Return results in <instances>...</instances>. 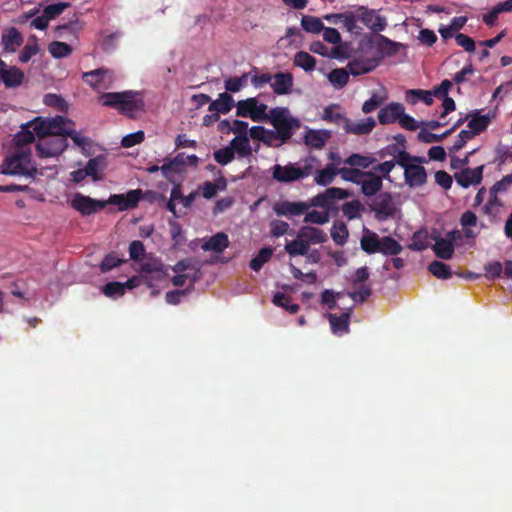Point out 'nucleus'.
I'll use <instances>...</instances> for the list:
<instances>
[{"label":"nucleus","mask_w":512,"mask_h":512,"mask_svg":"<svg viewBox=\"0 0 512 512\" xmlns=\"http://www.w3.org/2000/svg\"><path fill=\"white\" fill-rule=\"evenodd\" d=\"M337 175H340L344 181L351 182V183H359L361 179L365 176V174L368 173V171H363L360 169H356L354 167L347 168H339L337 169Z\"/></svg>","instance_id":"37998d69"},{"label":"nucleus","mask_w":512,"mask_h":512,"mask_svg":"<svg viewBox=\"0 0 512 512\" xmlns=\"http://www.w3.org/2000/svg\"><path fill=\"white\" fill-rule=\"evenodd\" d=\"M143 198V192L140 188L132 189L125 194H111L107 200L111 205L117 206L119 211L134 209L139 205Z\"/></svg>","instance_id":"9b49d317"},{"label":"nucleus","mask_w":512,"mask_h":512,"mask_svg":"<svg viewBox=\"0 0 512 512\" xmlns=\"http://www.w3.org/2000/svg\"><path fill=\"white\" fill-rule=\"evenodd\" d=\"M337 171L334 165L327 164L322 170H316L314 182L320 186H328L334 182Z\"/></svg>","instance_id":"f704fd0d"},{"label":"nucleus","mask_w":512,"mask_h":512,"mask_svg":"<svg viewBox=\"0 0 512 512\" xmlns=\"http://www.w3.org/2000/svg\"><path fill=\"white\" fill-rule=\"evenodd\" d=\"M427 246L426 234L424 232L418 231L413 234L409 249L413 251H423L427 249Z\"/></svg>","instance_id":"774afa93"},{"label":"nucleus","mask_w":512,"mask_h":512,"mask_svg":"<svg viewBox=\"0 0 512 512\" xmlns=\"http://www.w3.org/2000/svg\"><path fill=\"white\" fill-rule=\"evenodd\" d=\"M37 136H59L64 137L71 132L74 128L72 120L63 117L55 116L52 118L40 119L37 118L31 122Z\"/></svg>","instance_id":"39448f33"},{"label":"nucleus","mask_w":512,"mask_h":512,"mask_svg":"<svg viewBox=\"0 0 512 512\" xmlns=\"http://www.w3.org/2000/svg\"><path fill=\"white\" fill-rule=\"evenodd\" d=\"M273 303L275 306L285 308L286 311L292 314L297 313L300 309V306L298 304L291 303L290 296L281 292H277L274 294Z\"/></svg>","instance_id":"3c124183"},{"label":"nucleus","mask_w":512,"mask_h":512,"mask_svg":"<svg viewBox=\"0 0 512 512\" xmlns=\"http://www.w3.org/2000/svg\"><path fill=\"white\" fill-rule=\"evenodd\" d=\"M380 63L381 58L357 57L349 61L347 68L350 74L357 77L373 71Z\"/></svg>","instance_id":"4468645a"},{"label":"nucleus","mask_w":512,"mask_h":512,"mask_svg":"<svg viewBox=\"0 0 512 512\" xmlns=\"http://www.w3.org/2000/svg\"><path fill=\"white\" fill-rule=\"evenodd\" d=\"M433 94L429 90L410 89L405 93V101L410 105H415L419 101H423L425 105L431 106L433 103Z\"/></svg>","instance_id":"7c9ffc66"},{"label":"nucleus","mask_w":512,"mask_h":512,"mask_svg":"<svg viewBox=\"0 0 512 512\" xmlns=\"http://www.w3.org/2000/svg\"><path fill=\"white\" fill-rule=\"evenodd\" d=\"M236 107L238 117L250 118L254 122L267 120L269 117V113H266L267 106L265 104H259L258 100L255 98L239 100Z\"/></svg>","instance_id":"6e6552de"},{"label":"nucleus","mask_w":512,"mask_h":512,"mask_svg":"<svg viewBox=\"0 0 512 512\" xmlns=\"http://www.w3.org/2000/svg\"><path fill=\"white\" fill-rule=\"evenodd\" d=\"M49 53L53 58L63 59L72 53V47L62 41H52L49 45Z\"/></svg>","instance_id":"de8ad7c7"},{"label":"nucleus","mask_w":512,"mask_h":512,"mask_svg":"<svg viewBox=\"0 0 512 512\" xmlns=\"http://www.w3.org/2000/svg\"><path fill=\"white\" fill-rule=\"evenodd\" d=\"M301 27L312 34H319L324 29L321 19L316 16H302Z\"/></svg>","instance_id":"49530a36"},{"label":"nucleus","mask_w":512,"mask_h":512,"mask_svg":"<svg viewBox=\"0 0 512 512\" xmlns=\"http://www.w3.org/2000/svg\"><path fill=\"white\" fill-rule=\"evenodd\" d=\"M429 271L432 273L433 276L439 279H448L452 278L453 276L451 267L449 265H446L444 262L438 260L433 261L429 265Z\"/></svg>","instance_id":"864d4df0"},{"label":"nucleus","mask_w":512,"mask_h":512,"mask_svg":"<svg viewBox=\"0 0 512 512\" xmlns=\"http://www.w3.org/2000/svg\"><path fill=\"white\" fill-rule=\"evenodd\" d=\"M293 63L305 71H312L315 69L316 60L308 52L300 51L295 53Z\"/></svg>","instance_id":"c03bdc74"},{"label":"nucleus","mask_w":512,"mask_h":512,"mask_svg":"<svg viewBox=\"0 0 512 512\" xmlns=\"http://www.w3.org/2000/svg\"><path fill=\"white\" fill-rule=\"evenodd\" d=\"M403 248L399 244L397 240H395L391 236H384L380 242V249H378V253L384 255H397L399 254Z\"/></svg>","instance_id":"ea45409f"},{"label":"nucleus","mask_w":512,"mask_h":512,"mask_svg":"<svg viewBox=\"0 0 512 512\" xmlns=\"http://www.w3.org/2000/svg\"><path fill=\"white\" fill-rule=\"evenodd\" d=\"M101 162L102 158L100 156L91 158L83 168V170L92 177L93 181H99L101 179L99 175Z\"/></svg>","instance_id":"e2e57ef3"},{"label":"nucleus","mask_w":512,"mask_h":512,"mask_svg":"<svg viewBox=\"0 0 512 512\" xmlns=\"http://www.w3.org/2000/svg\"><path fill=\"white\" fill-rule=\"evenodd\" d=\"M234 106L232 96L226 92L219 94L217 100L211 101L209 105V112H218L226 114L231 111Z\"/></svg>","instance_id":"2f4dec72"},{"label":"nucleus","mask_w":512,"mask_h":512,"mask_svg":"<svg viewBox=\"0 0 512 512\" xmlns=\"http://www.w3.org/2000/svg\"><path fill=\"white\" fill-rule=\"evenodd\" d=\"M126 262H127V259L120 258L119 255L116 254V252L108 253L104 257V259H102V261L99 265L100 272L106 273V272L112 271L114 268H116L122 264H125Z\"/></svg>","instance_id":"a19ab883"},{"label":"nucleus","mask_w":512,"mask_h":512,"mask_svg":"<svg viewBox=\"0 0 512 512\" xmlns=\"http://www.w3.org/2000/svg\"><path fill=\"white\" fill-rule=\"evenodd\" d=\"M214 159L219 165H226L234 159L233 148L227 146L214 152Z\"/></svg>","instance_id":"69168bd1"},{"label":"nucleus","mask_w":512,"mask_h":512,"mask_svg":"<svg viewBox=\"0 0 512 512\" xmlns=\"http://www.w3.org/2000/svg\"><path fill=\"white\" fill-rule=\"evenodd\" d=\"M310 207L309 201L280 200L274 203L272 209L277 216L292 218L306 214Z\"/></svg>","instance_id":"9d476101"},{"label":"nucleus","mask_w":512,"mask_h":512,"mask_svg":"<svg viewBox=\"0 0 512 512\" xmlns=\"http://www.w3.org/2000/svg\"><path fill=\"white\" fill-rule=\"evenodd\" d=\"M376 126V121L372 117L364 118L357 122H351L350 119L343 126V130L347 134L368 135Z\"/></svg>","instance_id":"b1692460"},{"label":"nucleus","mask_w":512,"mask_h":512,"mask_svg":"<svg viewBox=\"0 0 512 512\" xmlns=\"http://www.w3.org/2000/svg\"><path fill=\"white\" fill-rule=\"evenodd\" d=\"M381 238L370 230H364L361 238V249L369 255L378 253Z\"/></svg>","instance_id":"473e14b6"},{"label":"nucleus","mask_w":512,"mask_h":512,"mask_svg":"<svg viewBox=\"0 0 512 512\" xmlns=\"http://www.w3.org/2000/svg\"><path fill=\"white\" fill-rule=\"evenodd\" d=\"M401 47L400 43L392 41L389 38H386L383 35H380V43H378V56L375 58H384L390 57L398 53L399 48Z\"/></svg>","instance_id":"72a5a7b5"},{"label":"nucleus","mask_w":512,"mask_h":512,"mask_svg":"<svg viewBox=\"0 0 512 512\" xmlns=\"http://www.w3.org/2000/svg\"><path fill=\"white\" fill-rule=\"evenodd\" d=\"M229 148H233V153L239 154V156L247 157L252 153L251 145L247 135H237L231 140Z\"/></svg>","instance_id":"c9c22d12"},{"label":"nucleus","mask_w":512,"mask_h":512,"mask_svg":"<svg viewBox=\"0 0 512 512\" xmlns=\"http://www.w3.org/2000/svg\"><path fill=\"white\" fill-rule=\"evenodd\" d=\"M71 4L67 2H59L56 4L46 5L43 9V15L48 19L53 20L63 14L64 10L67 9Z\"/></svg>","instance_id":"13d9d810"},{"label":"nucleus","mask_w":512,"mask_h":512,"mask_svg":"<svg viewBox=\"0 0 512 512\" xmlns=\"http://www.w3.org/2000/svg\"><path fill=\"white\" fill-rule=\"evenodd\" d=\"M296 237L303 239L308 244L326 243L328 239L327 234L323 230L312 226H302Z\"/></svg>","instance_id":"bb28decb"},{"label":"nucleus","mask_w":512,"mask_h":512,"mask_svg":"<svg viewBox=\"0 0 512 512\" xmlns=\"http://www.w3.org/2000/svg\"><path fill=\"white\" fill-rule=\"evenodd\" d=\"M432 249L434 254L441 260H449L454 254V245L451 241H446L441 238L434 242Z\"/></svg>","instance_id":"e433bc0d"},{"label":"nucleus","mask_w":512,"mask_h":512,"mask_svg":"<svg viewBox=\"0 0 512 512\" xmlns=\"http://www.w3.org/2000/svg\"><path fill=\"white\" fill-rule=\"evenodd\" d=\"M483 165L471 168H464L455 173L454 178L462 188H468L471 185L480 184L482 180Z\"/></svg>","instance_id":"aec40b11"},{"label":"nucleus","mask_w":512,"mask_h":512,"mask_svg":"<svg viewBox=\"0 0 512 512\" xmlns=\"http://www.w3.org/2000/svg\"><path fill=\"white\" fill-rule=\"evenodd\" d=\"M330 136L331 132L327 129H308L304 136V142L307 147L319 150L324 147Z\"/></svg>","instance_id":"5701e85b"},{"label":"nucleus","mask_w":512,"mask_h":512,"mask_svg":"<svg viewBox=\"0 0 512 512\" xmlns=\"http://www.w3.org/2000/svg\"><path fill=\"white\" fill-rule=\"evenodd\" d=\"M1 173L12 176H26L35 178L38 170L31 160L30 151H14L6 157L1 164Z\"/></svg>","instance_id":"7ed1b4c3"},{"label":"nucleus","mask_w":512,"mask_h":512,"mask_svg":"<svg viewBox=\"0 0 512 512\" xmlns=\"http://www.w3.org/2000/svg\"><path fill=\"white\" fill-rule=\"evenodd\" d=\"M355 12L358 21L372 32H382L386 28L387 23L385 17L378 15L376 10H370L365 6H360Z\"/></svg>","instance_id":"f8f14e48"},{"label":"nucleus","mask_w":512,"mask_h":512,"mask_svg":"<svg viewBox=\"0 0 512 512\" xmlns=\"http://www.w3.org/2000/svg\"><path fill=\"white\" fill-rule=\"evenodd\" d=\"M273 251L270 248H261L258 255L250 261V267L254 272H259L261 267L271 260Z\"/></svg>","instance_id":"8fccbe9b"},{"label":"nucleus","mask_w":512,"mask_h":512,"mask_svg":"<svg viewBox=\"0 0 512 512\" xmlns=\"http://www.w3.org/2000/svg\"><path fill=\"white\" fill-rule=\"evenodd\" d=\"M130 260L139 261L144 258L145 248L141 241H132L128 248Z\"/></svg>","instance_id":"338daca9"},{"label":"nucleus","mask_w":512,"mask_h":512,"mask_svg":"<svg viewBox=\"0 0 512 512\" xmlns=\"http://www.w3.org/2000/svg\"><path fill=\"white\" fill-rule=\"evenodd\" d=\"M316 158L309 156L304 159V165L288 163L286 165L275 164L272 167V178L278 183H294L301 181L313 174Z\"/></svg>","instance_id":"f03ea898"},{"label":"nucleus","mask_w":512,"mask_h":512,"mask_svg":"<svg viewBox=\"0 0 512 512\" xmlns=\"http://www.w3.org/2000/svg\"><path fill=\"white\" fill-rule=\"evenodd\" d=\"M43 102L45 106L54 107L60 112L67 110L66 101L58 94H45Z\"/></svg>","instance_id":"680f3d73"},{"label":"nucleus","mask_w":512,"mask_h":512,"mask_svg":"<svg viewBox=\"0 0 512 512\" xmlns=\"http://www.w3.org/2000/svg\"><path fill=\"white\" fill-rule=\"evenodd\" d=\"M102 293L109 298H118L125 295L126 290L123 288L122 282H107L102 287Z\"/></svg>","instance_id":"bf43d9fd"},{"label":"nucleus","mask_w":512,"mask_h":512,"mask_svg":"<svg viewBox=\"0 0 512 512\" xmlns=\"http://www.w3.org/2000/svg\"><path fill=\"white\" fill-rule=\"evenodd\" d=\"M324 19L333 23H342L343 27L351 34L360 35L362 28L357 26L358 20L356 12L346 11L340 14H332L324 16Z\"/></svg>","instance_id":"f3484780"},{"label":"nucleus","mask_w":512,"mask_h":512,"mask_svg":"<svg viewBox=\"0 0 512 512\" xmlns=\"http://www.w3.org/2000/svg\"><path fill=\"white\" fill-rule=\"evenodd\" d=\"M1 41L4 52L15 53L23 45L24 38L17 28L10 27L3 30Z\"/></svg>","instance_id":"412c9836"},{"label":"nucleus","mask_w":512,"mask_h":512,"mask_svg":"<svg viewBox=\"0 0 512 512\" xmlns=\"http://www.w3.org/2000/svg\"><path fill=\"white\" fill-rule=\"evenodd\" d=\"M391 161H395V165L400 167H405L408 165H412L413 163H423L425 159L418 156H412L407 151L403 150L401 152H397L394 159Z\"/></svg>","instance_id":"4d7b16f0"},{"label":"nucleus","mask_w":512,"mask_h":512,"mask_svg":"<svg viewBox=\"0 0 512 512\" xmlns=\"http://www.w3.org/2000/svg\"><path fill=\"white\" fill-rule=\"evenodd\" d=\"M294 86V77L290 72H278L273 75L271 88L277 95H289Z\"/></svg>","instance_id":"6ab92c4d"},{"label":"nucleus","mask_w":512,"mask_h":512,"mask_svg":"<svg viewBox=\"0 0 512 512\" xmlns=\"http://www.w3.org/2000/svg\"><path fill=\"white\" fill-rule=\"evenodd\" d=\"M308 249L309 244L303 239L299 238V236H296L292 242H287L285 245L287 254L291 256L307 255Z\"/></svg>","instance_id":"a18cd8bd"},{"label":"nucleus","mask_w":512,"mask_h":512,"mask_svg":"<svg viewBox=\"0 0 512 512\" xmlns=\"http://www.w3.org/2000/svg\"><path fill=\"white\" fill-rule=\"evenodd\" d=\"M404 110L402 104L392 102L378 111V122L380 124H393L403 115Z\"/></svg>","instance_id":"4be33fe9"},{"label":"nucleus","mask_w":512,"mask_h":512,"mask_svg":"<svg viewBox=\"0 0 512 512\" xmlns=\"http://www.w3.org/2000/svg\"><path fill=\"white\" fill-rule=\"evenodd\" d=\"M170 237L173 240L174 246H181L185 242V236L182 230V226L175 220H169Z\"/></svg>","instance_id":"052dcab7"},{"label":"nucleus","mask_w":512,"mask_h":512,"mask_svg":"<svg viewBox=\"0 0 512 512\" xmlns=\"http://www.w3.org/2000/svg\"><path fill=\"white\" fill-rule=\"evenodd\" d=\"M343 216L349 220H353L359 217L363 210L362 203L359 200H351L341 206Z\"/></svg>","instance_id":"5fc2aeb1"},{"label":"nucleus","mask_w":512,"mask_h":512,"mask_svg":"<svg viewBox=\"0 0 512 512\" xmlns=\"http://www.w3.org/2000/svg\"><path fill=\"white\" fill-rule=\"evenodd\" d=\"M350 195L346 189L332 187L311 197L309 203L310 207H319L335 216L340 210L338 202L349 198Z\"/></svg>","instance_id":"423d86ee"},{"label":"nucleus","mask_w":512,"mask_h":512,"mask_svg":"<svg viewBox=\"0 0 512 512\" xmlns=\"http://www.w3.org/2000/svg\"><path fill=\"white\" fill-rule=\"evenodd\" d=\"M248 74L245 73L241 76H231L226 78L224 81V88L226 91L231 93H237L241 90V88L245 87L247 84Z\"/></svg>","instance_id":"09e8293b"},{"label":"nucleus","mask_w":512,"mask_h":512,"mask_svg":"<svg viewBox=\"0 0 512 512\" xmlns=\"http://www.w3.org/2000/svg\"><path fill=\"white\" fill-rule=\"evenodd\" d=\"M229 243V236L223 232H218L203 243L202 249L206 252L211 251L220 254L229 247Z\"/></svg>","instance_id":"cd10ccee"},{"label":"nucleus","mask_w":512,"mask_h":512,"mask_svg":"<svg viewBox=\"0 0 512 512\" xmlns=\"http://www.w3.org/2000/svg\"><path fill=\"white\" fill-rule=\"evenodd\" d=\"M107 204V200H95L89 196L76 193L71 200V207L83 216H90L94 213L102 211Z\"/></svg>","instance_id":"1a4fd4ad"},{"label":"nucleus","mask_w":512,"mask_h":512,"mask_svg":"<svg viewBox=\"0 0 512 512\" xmlns=\"http://www.w3.org/2000/svg\"><path fill=\"white\" fill-rule=\"evenodd\" d=\"M330 236H332L335 244L340 246L344 245L347 243L349 236L347 225L343 222L335 223L332 230H330Z\"/></svg>","instance_id":"603ef678"},{"label":"nucleus","mask_w":512,"mask_h":512,"mask_svg":"<svg viewBox=\"0 0 512 512\" xmlns=\"http://www.w3.org/2000/svg\"><path fill=\"white\" fill-rule=\"evenodd\" d=\"M489 123L490 117L488 115H479L476 113L467 123V127L470 128L468 131L474 133V135H479L487 129Z\"/></svg>","instance_id":"58836bf2"},{"label":"nucleus","mask_w":512,"mask_h":512,"mask_svg":"<svg viewBox=\"0 0 512 512\" xmlns=\"http://www.w3.org/2000/svg\"><path fill=\"white\" fill-rule=\"evenodd\" d=\"M405 183L411 188L423 186L426 183V170L420 163L403 167Z\"/></svg>","instance_id":"a211bd4d"},{"label":"nucleus","mask_w":512,"mask_h":512,"mask_svg":"<svg viewBox=\"0 0 512 512\" xmlns=\"http://www.w3.org/2000/svg\"><path fill=\"white\" fill-rule=\"evenodd\" d=\"M349 71L337 68L329 72L328 80L336 89H342L349 82Z\"/></svg>","instance_id":"79ce46f5"},{"label":"nucleus","mask_w":512,"mask_h":512,"mask_svg":"<svg viewBox=\"0 0 512 512\" xmlns=\"http://www.w3.org/2000/svg\"><path fill=\"white\" fill-rule=\"evenodd\" d=\"M512 185V174L503 176L499 182H495L492 188H490V196L496 199V194L507 191Z\"/></svg>","instance_id":"0e129e2a"},{"label":"nucleus","mask_w":512,"mask_h":512,"mask_svg":"<svg viewBox=\"0 0 512 512\" xmlns=\"http://www.w3.org/2000/svg\"><path fill=\"white\" fill-rule=\"evenodd\" d=\"M113 79L112 70L99 68L83 74V80L94 89H106V82L111 83Z\"/></svg>","instance_id":"dca6fc26"},{"label":"nucleus","mask_w":512,"mask_h":512,"mask_svg":"<svg viewBox=\"0 0 512 512\" xmlns=\"http://www.w3.org/2000/svg\"><path fill=\"white\" fill-rule=\"evenodd\" d=\"M328 320H329L330 328H332V331L335 335L342 336L343 334H346L349 332V320H350L349 312H343V313H341V315L329 313Z\"/></svg>","instance_id":"c85d7f7f"},{"label":"nucleus","mask_w":512,"mask_h":512,"mask_svg":"<svg viewBox=\"0 0 512 512\" xmlns=\"http://www.w3.org/2000/svg\"><path fill=\"white\" fill-rule=\"evenodd\" d=\"M371 209L374 211L375 218L378 221H384L392 218L397 210L395 201L393 200L392 195L388 192H383L377 195Z\"/></svg>","instance_id":"ddd939ff"},{"label":"nucleus","mask_w":512,"mask_h":512,"mask_svg":"<svg viewBox=\"0 0 512 512\" xmlns=\"http://www.w3.org/2000/svg\"><path fill=\"white\" fill-rule=\"evenodd\" d=\"M36 151L40 158L56 157L68 146L67 140L59 136H37Z\"/></svg>","instance_id":"0eeeda50"},{"label":"nucleus","mask_w":512,"mask_h":512,"mask_svg":"<svg viewBox=\"0 0 512 512\" xmlns=\"http://www.w3.org/2000/svg\"><path fill=\"white\" fill-rule=\"evenodd\" d=\"M376 162V158L353 153L344 159V164H348L354 168L368 169Z\"/></svg>","instance_id":"4c0bfd02"},{"label":"nucleus","mask_w":512,"mask_h":512,"mask_svg":"<svg viewBox=\"0 0 512 512\" xmlns=\"http://www.w3.org/2000/svg\"><path fill=\"white\" fill-rule=\"evenodd\" d=\"M278 133L281 143L288 142L292 138L294 130L301 127L300 120L291 116L286 107H275L270 110V117L267 119Z\"/></svg>","instance_id":"20e7f679"},{"label":"nucleus","mask_w":512,"mask_h":512,"mask_svg":"<svg viewBox=\"0 0 512 512\" xmlns=\"http://www.w3.org/2000/svg\"><path fill=\"white\" fill-rule=\"evenodd\" d=\"M363 178L364 179L361 180L360 183H358L361 184V190L363 195H376L377 192H379L382 189L383 181L381 176H378L377 174L368 171V173H366Z\"/></svg>","instance_id":"a878e982"},{"label":"nucleus","mask_w":512,"mask_h":512,"mask_svg":"<svg viewBox=\"0 0 512 512\" xmlns=\"http://www.w3.org/2000/svg\"><path fill=\"white\" fill-rule=\"evenodd\" d=\"M322 119L328 123L344 126L349 118L341 112V106L332 104L323 109Z\"/></svg>","instance_id":"c756f323"},{"label":"nucleus","mask_w":512,"mask_h":512,"mask_svg":"<svg viewBox=\"0 0 512 512\" xmlns=\"http://www.w3.org/2000/svg\"><path fill=\"white\" fill-rule=\"evenodd\" d=\"M37 134L35 133V130L33 129V126H31V123L28 124L26 127L22 129V131H19L17 135H15L14 143H15V150L14 151H30L31 152V144L35 141Z\"/></svg>","instance_id":"393cba45"},{"label":"nucleus","mask_w":512,"mask_h":512,"mask_svg":"<svg viewBox=\"0 0 512 512\" xmlns=\"http://www.w3.org/2000/svg\"><path fill=\"white\" fill-rule=\"evenodd\" d=\"M305 214H306L305 218H304L305 223H310V224H315V225H324V224L328 223L331 212L326 211V210H323L322 212L316 211V210H313V211L308 210L307 213H305Z\"/></svg>","instance_id":"6e6d98bb"},{"label":"nucleus","mask_w":512,"mask_h":512,"mask_svg":"<svg viewBox=\"0 0 512 512\" xmlns=\"http://www.w3.org/2000/svg\"><path fill=\"white\" fill-rule=\"evenodd\" d=\"M0 80L7 88H16L23 83L24 73L16 66H8L0 59Z\"/></svg>","instance_id":"2eb2a0df"},{"label":"nucleus","mask_w":512,"mask_h":512,"mask_svg":"<svg viewBox=\"0 0 512 512\" xmlns=\"http://www.w3.org/2000/svg\"><path fill=\"white\" fill-rule=\"evenodd\" d=\"M99 101L102 106L114 108L129 117L143 107L140 94L134 91L105 93L100 95Z\"/></svg>","instance_id":"f257e3e1"}]
</instances>
